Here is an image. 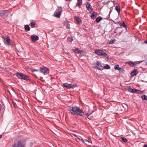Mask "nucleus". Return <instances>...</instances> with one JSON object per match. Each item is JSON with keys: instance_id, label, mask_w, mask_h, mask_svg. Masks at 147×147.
I'll return each mask as SVG.
<instances>
[{"instance_id": "1", "label": "nucleus", "mask_w": 147, "mask_h": 147, "mask_svg": "<svg viewBox=\"0 0 147 147\" xmlns=\"http://www.w3.org/2000/svg\"><path fill=\"white\" fill-rule=\"evenodd\" d=\"M71 113L72 115H78L81 116H82L84 114V112L82 110L80 109L79 107L77 106L72 107Z\"/></svg>"}, {"instance_id": "2", "label": "nucleus", "mask_w": 147, "mask_h": 147, "mask_svg": "<svg viewBox=\"0 0 147 147\" xmlns=\"http://www.w3.org/2000/svg\"><path fill=\"white\" fill-rule=\"evenodd\" d=\"M16 76L18 78L25 80H29V77L28 76L22 73L18 72L16 74Z\"/></svg>"}, {"instance_id": "3", "label": "nucleus", "mask_w": 147, "mask_h": 147, "mask_svg": "<svg viewBox=\"0 0 147 147\" xmlns=\"http://www.w3.org/2000/svg\"><path fill=\"white\" fill-rule=\"evenodd\" d=\"M95 54L99 56H103L106 58H108V56L103 51L99 49H96L95 51Z\"/></svg>"}, {"instance_id": "4", "label": "nucleus", "mask_w": 147, "mask_h": 147, "mask_svg": "<svg viewBox=\"0 0 147 147\" xmlns=\"http://www.w3.org/2000/svg\"><path fill=\"white\" fill-rule=\"evenodd\" d=\"M62 11L61 7H58L57 9L55 11L54 14L55 16L57 18H60Z\"/></svg>"}, {"instance_id": "5", "label": "nucleus", "mask_w": 147, "mask_h": 147, "mask_svg": "<svg viewBox=\"0 0 147 147\" xmlns=\"http://www.w3.org/2000/svg\"><path fill=\"white\" fill-rule=\"evenodd\" d=\"M13 147H25V146L22 141L19 140L17 143L13 144Z\"/></svg>"}, {"instance_id": "6", "label": "nucleus", "mask_w": 147, "mask_h": 147, "mask_svg": "<svg viewBox=\"0 0 147 147\" xmlns=\"http://www.w3.org/2000/svg\"><path fill=\"white\" fill-rule=\"evenodd\" d=\"M40 72H42L45 74H48L49 72V68L45 67H40Z\"/></svg>"}, {"instance_id": "7", "label": "nucleus", "mask_w": 147, "mask_h": 147, "mask_svg": "<svg viewBox=\"0 0 147 147\" xmlns=\"http://www.w3.org/2000/svg\"><path fill=\"white\" fill-rule=\"evenodd\" d=\"M95 66L98 69L100 70H102L104 68L101 63L98 61L96 62Z\"/></svg>"}, {"instance_id": "8", "label": "nucleus", "mask_w": 147, "mask_h": 147, "mask_svg": "<svg viewBox=\"0 0 147 147\" xmlns=\"http://www.w3.org/2000/svg\"><path fill=\"white\" fill-rule=\"evenodd\" d=\"M63 86L66 88H74L76 87V85L65 83L63 84Z\"/></svg>"}, {"instance_id": "9", "label": "nucleus", "mask_w": 147, "mask_h": 147, "mask_svg": "<svg viewBox=\"0 0 147 147\" xmlns=\"http://www.w3.org/2000/svg\"><path fill=\"white\" fill-rule=\"evenodd\" d=\"M31 38L32 40L34 42H35L39 39L38 37L36 35H33L31 36Z\"/></svg>"}, {"instance_id": "10", "label": "nucleus", "mask_w": 147, "mask_h": 147, "mask_svg": "<svg viewBox=\"0 0 147 147\" xmlns=\"http://www.w3.org/2000/svg\"><path fill=\"white\" fill-rule=\"evenodd\" d=\"M0 14L1 16L2 17H5L8 15V11H2L0 12Z\"/></svg>"}, {"instance_id": "11", "label": "nucleus", "mask_w": 147, "mask_h": 147, "mask_svg": "<svg viewBox=\"0 0 147 147\" xmlns=\"http://www.w3.org/2000/svg\"><path fill=\"white\" fill-rule=\"evenodd\" d=\"M86 7L87 10L90 12H91L93 10V8H92L91 5L89 3H87L86 5Z\"/></svg>"}, {"instance_id": "12", "label": "nucleus", "mask_w": 147, "mask_h": 147, "mask_svg": "<svg viewBox=\"0 0 147 147\" xmlns=\"http://www.w3.org/2000/svg\"><path fill=\"white\" fill-rule=\"evenodd\" d=\"M5 43L9 45H11L12 44V42L10 38L9 37H7L6 38Z\"/></svg>"}, {"instance_id": "13", "label": "nucleus", "mask_w": 147, "mask_h": 147, "mask_svg": "<svg viewBox=\"0 0 147 147\" xmlns=\"http://www.w3.org/2000/svg\"><path fill=\"white\" fill-rule=\"evenodd\" d=\"M97 15V13L96 12H94L90 16V17L91 18H95L96 17Z\"/></svg>"}, {"instance_id": "14", "label": "nucleus", "mask_w": 147, "mask_h": 147, "mask_svg": "<svg viewBox=\"0 0 147 147\" xmlns=\"http://www.w3.org/2000/svg\"><path fill=\"white\" fill-rule=\"evenodd\" d=\"M138 73V71H137L135 69L131 72V75L132 76H133L134 75H136Z\"/></svg>"}, {"instance_id": "15", "label": "nucleus", "mask_w": 147, "mask_h": 147, "mask_svg": "<svg viewBox=\"0 0 147 147\" xmlns=\"http://www.w3.org/2000/svg\"><path fill=\"white\" fill-rule=\"evenodd\" d=\"M74 52L78 54H82L83 53V51H80L78 49H76L74 51Z\"/></svg>"}, {"instance_id": "16", "label": "nucleus", "mask_w": 147, "mask_h": 147, "mask_svg": "<svg viewBox=\"0 0 147 147\" xmlns=\"http://www.w3.org/2000/svg\"><path fill=\"white\" fill-rule=\"evenodd\" d=\"M127 64H128L131 67L134 66L135 65H136V64L134 63L133 62L131 61H128L127 62Z\"/></svg>"}, {"instance_id": "17", "label": "nucleus", "mask_w": 147, "mask_h": 147, "mask_svg": "<svg viewBox=\"0 0 147 147\" xmlns=\"http://www.w3.org/2000/svg\"><path fill=\"white\" fill-rule=\"evenodd\" d=\"M80 140L84 142V143L87 145L90 142L87 140L85 139H81Z\"/></svg>"}, {"instance_id": "18", "label": "nucleus", "mask_w": 147, "mask_h": 147, "mask_svg": "<svg viewBox=\"0 0 147 147\" xmlns=\"http://www.w3.org/2000/svg\"><path fill=\"white\" fill-rule=\"evenodd\" d=\"M114 68L116 70H118L120 71L121 70H123V69L119 67V65H115L114 67Z\"/></svg>"}, {"instance_id": "19", "label": "nucleus", "mask_w": 147, "mask_h": 147, "mask_svg": "<svg viewBox=\"0 0 147 147\" xmlns=\"http://www.w3.org/2000/svg\"><path fill=\"white\" fill-rule=\"evenodd\" d=\"M115 10L118 13H119L120 11V7L118 5H116L115 6Z\"/></svg>"}, {"instance_id": "20", "label": "nucleus", "mask_w": 147, "mask_h": 147, "mask_svg": "<svg viewBox=\"0 0 147 147\" xmlns=\"http://www.w3.org/2000/svg\"><path fill=\"white\" fill-rule=\"evenodd\" d=\"M82 3V0H78V3L77 5L79 7H80L81 4Z\"/></svg>"}, {"instance_id": "21", "label": "nucleus", "mask_w": 147, "mask_h": 147, "mask_svg": "<svg viewBox=\"0 0 147 147\" xmlns=\"http://www.w3.org/2000/svg\"><path fill=\"white\" fill-rule=\"evenodd\" d=\"M120 25L121 26L123 27L124 28H125L126 29H127L126 26L124 22H123L120 23Z\"/></svg>"}, {"instance_id": "22", "label": "nucleus", "mask_w": 147, "mask_h": 147, "mask_svg": "<svg viewBox=\"0 0 147 147\" xmlns=\"http://www.w3.org/2000/svg\"><path fill=\"white\" fill-rule=\"evenodd\" d=\"M25 29L26 30L29 31L30 30V28L28 25H26L25 26Z\"/></svg>"}, {"instance_id": "23", "label": "nucleus", "mask_w": 147, "mask_h": 147, "mask_svg": "<svg viewBox=\"0 0 147 147\" xmlns=\"http://www.w3.org/2000/svg\"><path fill=\"white\" fill-rule=\"evenodd\" d=\"M141 97L142 99L143 100H146L147 101V96L145 95H143Z\"/></svg>"}, {"instance_id": "24", "label": "nucleus", "mask_w": 147, "mask_h": 147, "mask_svg": "<svg viewBox=\"0 0 147 147\" xmlns=\"http://www.w3.org/2000/svg\"><path fill=\"white\" fill-rule=\"evenodd\" d=\"M103 67L106 69H110V67L108 64H106L105 66H104Z\"/></svg>"}, {"instance_id": "25", "label": "nucleus", "mask_w": 147, "mask_h": 147, "mask_svg": "<svg viewBox=\"0 0 147 147\" xmlns=\"http://www.w3.org/2000/svg\"><path fill=\"white\" fill-rule=\"evenodd\" d=\"M121 139L124 142H127V139L126 138H125L124 137H121Z\"/></svg>"}, {"instance_id": "26", "label": "nucleus", "mask_w": 147, "mask_h": 147, "mask_svg": "<svg viewBox=\"0 0 147 147\" xmlns=\"http://www.w3.org/2000/svg\"><path fill=\"white\" fill-rule=\"evenodd\" d=\"M77 23L78 24H80L81 23V20L80 19H75Z\"/></svg>"}, {"instance_id": "27", "label": "nucleus", "mask_w": 147, "mask_h": 147, "mask_svg": "<svg viewBox=\"0 0 147 147\" xmlns=\"http://www.w3.org/2000/svg\"><path fill=\"white\" fill-rule=\"evenodd\" d=\"M35 23L34 22H32L30 23V26L32 28H33L34 27Z\"/></svg>"}, {"instance_id": "28", "label": "nucleus", "mask_w": 147, "mask_h": 147, "mask_svg": "<svg viewBox=\"0 0 147 147\" xmlns=\"http://www.w3.org/2000/svg\"><path fill=\"white\" fill-rule=\"evenodd\" d=\"M65 24L66 25L67 28V29H69L70 28V26L68 22L66 23Z\"/></svg>"}, {"instance_id": "29", "label": "nucleus", "mask_w": 147, "mask_h": 147, "mask_svg": "<svg viewBox=\"0 0 147 147\" xmlns=\"http://www.w3.org/2000/svg\"><path fill=\"white\" fill-rule=\"evenodd\" d=\"M73 39L72 37H68L67 40L70 42H71L73 40Z\"/></svg>"}, {"instance_id": "30", "label": "nucleus", "mask_w": 147, "mask_h": 147, "mask_svg": "<svg viewBox=\"0 0 147 147\" xmlns=\"http://www.w3.org/2000/svg\"><path fill=\"white\" fill-rule=\"evenodd\" d=\"M128 91L131 92H132V91H133V89L131 88L130 87H129V88L128 89Z\"/></svg>"}, {"instance_id": "31", "label": "nucleus", "mask_w": 147, "mask_h": 147, "mask_svg": "<svg viewBox=\"0 0 147 147\" xmlns=\"http://www.w3.org/2000/svg\"><path fill=\"white\" fill-rule=\"evenodd\" d=\"M133 91H132V93H137L138 90H137L136 89H135V88H134V89H133Z\"/></svg>"}, {"instance_id": "32", "label": "nucleus", "mask_w": 147, "mask_h": 147, "mask_svg": "<svg viewBox=\"0 0 147 147\" xmlns=\"http://www.w3.org/2000/svg\"><path fill=\"white\" fill-rule=\"evenodd\" d=\"M137 94H142L143 93V91H141L140 90H137Z\"/></svg>"}, {"instance_id": "33", "label": "nucleus", "mask_w": 147, "mask_h": 147, "mask_svg": "<svg viewBox=\"0 0 147 147\" xmlns=\"http://www.w3.org/2000/svg\"><path fill=\"white\" fill-rule=\"evenodd\" d=\"M114 40H111L109 42V44H112L114 42Z\"/></svg>"}, {"instance_id": "34", "label": "nucleus", "mask_w": 147, "mask_h": 147, "mask_svg": "<svg viewBox=\"0 0 147 147\" xmlns=\"http://www.w3.org/2000/svg\"><path fill=\"white\" fill-rule=\"evenodd\" d=\"M18 53H17L18 55L19 56H20V53H21V51H18Z\"/></svg>"}, {"instance_id": "35", "label": "nucleus", "mask_w": 147, "mask_h": 147, "mask_svg": "<svg viewBox=\"0 0 147 147\" xmlns=\"http://www.w3.org/2000/svg\"><path fill=\"white\" fill-rule=\"evenodd\" d=\"M102 19H96V21L97 22H99Z\"/></svg>"}, {"instance_id": "36", "label": "nucleus", "mask_w": 147, "mask_h": 147, "mask_svg": "<svg viewBox=\"0 0 147 147\" xmlns=\"http://www.w3.org/2000/svg\"><path fill=\"white\" fill-rule=\"evenodd\" d=\"M33 71H38V69H33Z\"/></svg>"}, {"instance_id": "37", "label": "nucleus", "mask_w": 147, "mask_h": 147, "mask_svg": "<svg viewBox=\"0 0 147 147\" xmlns=\"http://www.w3.org/2000/svg\"><path fill=\"white\" fill-rule=\"evenodd\" d=\"M144 147H147V144H144Z\"/></svg>"}, {"instance_id": "38", "label": "nucleus", "mask_w": 147, "mask_h": 147, "mask_svg": "<svg viewBox=\"0 0 147 147\" xmlns=\"http://www.w3.org/2000/svg\"><path fill=\"white\" fill-rule=\"evenodd\" d=\"M65 53L67 55H69V52L66 53L65 52Z\"/></svg>"}, {"instance_id": "39", "label": "nucleus", "mask_w": 147, "mask_h": 147, "mask_svg": "<svg viewBox=\"0 0 147 147\" xmlns=\"http://www.w3.org/2000/svg\"><path fill=\"white\" fill-rule=\"evenodd\" d=\"M144 43H145V44H147V40H145V41H144Z\"/></svg>"}, {"instance_id": "40", "label": "nucleus", "mask_w": 147, "mask_h": 147, "mask_svg": "<svg viewBox=\"0 0 147 147\" xmlns=\"http://www.w3.org/2000/svg\"><path fill=\"white\" fill-rule=\"evenodd\" d=\"M96 18H102L101 17H98Z\"/></svg>"}, {"instance_id": "41", "label": "nucleus", "mask_w": 147, "mask_h": 147, "mask_svg": "<svg viewBox=\"0 0 147 147\" xmlns=\"http://www.w3.org/2000/svg\"><path fill=\"white\" fill-rule=\"evenodd\" d=\"M76 18V19H77V18H78V17H76L75 16V18Z\"/></svg>"}, {"instance_id": "42", "label": "nucleus", "mask_w": 147, "mask_h": 147, "mask_svg": "<svg viewBox=\"0 0 147 147\" xmlns=\"http://www.w3.org/2000/svg\"><path fill=\"white\" fill-rule=\"evenodd\" d=\"M2 136L1 135H0V139L1 138Z\"/></svg>"}, {"instance_id": "43", "label": "nucleus", "mask_w": 147, "mask_h": 147, "mask_svg": "<svg viewBox=\"0 0 147 147\" xmlns=\"http://www.w3.org/2000/svg\"><path fill=\"white\" fill-rule=\"evenodd\" d=\"M146 64L147 65V62H146Z\"/></svg>"}, {"instance_id": "44", "label": "nucleus", "mask_w": 147, "mask_h": 147, "mask_svg": "<svg viewBox=\"0 0 147 147\" xmlns=\"http://www.w3.org/2000/svg\"><path fill=\"white\" fill-rule=\"evenodd\" d=\"M90 0H88V1H90Z\"/></svg>"}]
</instances>
